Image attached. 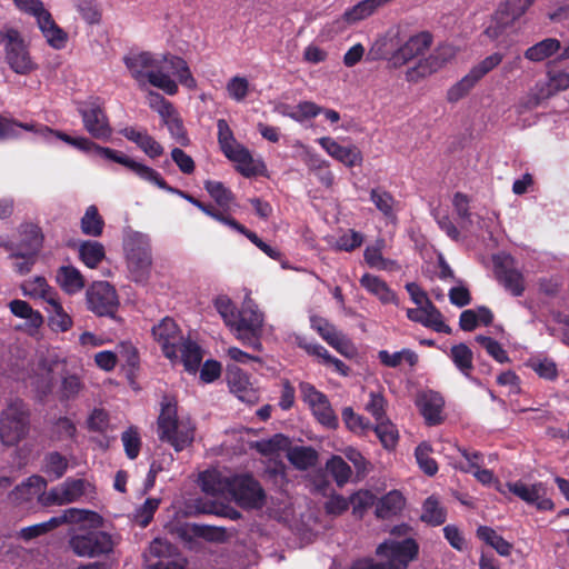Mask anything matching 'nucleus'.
<instances>
[{
  "label": "nucleus",
  "mask_w": 569,
  "mask_h": 569,
  "mask_svg": "<svg viewBox=\"0 0 569 569\" xmlns=\"http://www.w3.org/2000/svg\"><path fill=\"white\" fill-rule=\"evenodd\" d=\"M94 495L96 488L88 479L67 478L46 495H41L39 500L43 506H63L92 499Z\"/></svg>",
  "instance_id": "8"
},
{
  "label": "nucleus",
  "mask_w": 569,
  "mask_h": 569,
  "mask_svg": "<svg viewBox=\"0 0 569 569\" xmlns=\"http://www.w3.org/2000/svg\"><path fill=\"white\" fill-rule=\"evenodd\" d=\"M48 358H40L37 365L38 371L28 376V383L34 389L39 398H43L52 390V366H58V360L48 361Z\"/></svg>",
  "instance_id": "32"
},
{
  "label": "nucleus",
  "mask_w": 569,
  "mask_h": 569,
  "mask_svg": "<svg viewBox=\"0 0 569 569\" xmlns=\"http://www.w3.org/2000/svg\"><path fill=\"white\" fill-rule=\"evenodd\" d=\"M432 43V36L427 31H421L410 36L397 50L389 57L392 67L399 68L423 54Z\"/></svg>",
  "instance_id": "21"
},
{
  "label": "nucleus",
  "mask_w": 569,
  "mask_h": 569,
  "mask_svg": "<svg viewBox=\"0 0 569 569\" xmlns=\"http://www.w3.org/2000/svg\"><path fill=\"white\" fill-rule=\"evenodd\" d=\"M34 18L50 47L58 50L66 47L68 34L54 22L51 13L46 8Z\"/></svg>",
  "instance_id": "28"
},
{
  "label": "nucleus",
  "mask_w": 569,
  "mask_h": 569,
  "mask_svg": "<svg viewBox=\"0 0 569 569\" xmlns=\"http://www.w3.org/2000/svg\"><path fill=\"white\" fill-rule=\"evenodd\" d=\"M79 254L82 262L88 268H97L98 264L104 259V247L98 241H83L79 247Z\"/></svg>",
  "instance_id": "45"
},
{
  "label": "nucleus",
  "mask_w": 569,
  "mask_h": 569,
  "mask_svg": "<svg viewBox=\"0 0 569 569\" xmlns=\"http://www.w3.org/2000/svg\"><path fill=\"white\" fill-rule=\"evenodd\" d=\"M82 522L94 528L102 525V517L96 511L69 508L63 510L59 516L52 517L47 521L22 528L20 530V536L26 540H30L59 527L60 525Z\"/></svg>",
  "instance_id": "9"
},
{
  "label": "nucleus",
  "mask_w": 569,
  "mask_h": 569,
  "mask_svg": "<svg viewBox=\"0 0 569 569\" xmlns=\"http://www.w3.org/2000/svg\"><path fill=\"white\" fill-rule=\"evenodd\" d=\"M201 489L213 498L232 500L246 509L263 506L264 491L250 476L227 477L216 469L206 470L199 476Z\"/></svg>",
  "instance_id": "2"
},
{
  "label": "nucleus",
  "mask_w": 569,
  "mask_h": 569,
  "mask_svg": "<svg viewBox=\"0 0 569 569\" xmlns=\"http://www.w3.org/2000/svg\"><path fill=\"white\" fill-rule=\"evenodd\" d=\"M4 53L6 62L17 74L26 76L38 69V64L32 59L28 44L22 36L9 46Z\"/></svg>",
  "instance_id": "24"
},
{
  "label": "nucleus",
  "mask_w": 569,
  "mask_h": 569,
  "mask_svg": "<svg viewBox=\"0 0 569 569\" xmlns=\"http://www.w3.org/2000/svg\"><path fill=\"white\" fill-rule=\"evenodd\" d=\"M121 442L123 445L126 456L130 460H133L139 456L142 442L140 433L136 427H129L122 432Z\"/></svg>",
  "instance_id": "54"
},
{
  "label": "nucleus",
  "mask_w": 569,
  "mask_h": 569,
  "mask_svg": "<svg viewBox=\"0 0 569 569\" xmlns=\"http://www.w3.org/2000/svg\"><path fill=\"white\" fill-rule=\"evenodd\" d=\"M204 189L221 207H229L233 200L232 192L219 181H206Z\"/></svg>",
  "instance_id": "58"
},
{
  "label": "nucleus",
  "mask_w": 569,
  "mask_h": 569,
  "mask_svg": "<svg viewBox=\"0 0 569 569\" xmlns=\"http://www.w3.org/2000/svg\"><path fill=\"white\" fill-rule=\"evenodd\" d=\"M78 112L82 118L84 129L91 137L100 140H108L111 137L112 129L109 119L98 99L80 102Z\"/></svg>",
  "instance_id": "14"
},
{
  "label": "nucleus",
  "mask_w": 569,
  "mask_h": 569,
  "mask_svg": "<svg viewBox=\"0 0 569 569\" xmlns=\"http://www.w3.org/2000/svg\"><path fill=\"white\" fill-rule=\"evenodd\" d=\"M506 490L507 495L512 493L540 511H549L555 508L553 501L548 497L547 486L542 482L530 485L521 480L507 482Z\"/></svg>",
  "instance_id": "19"
},
{
  "label": "nucleus",
  "mask_w": 569,
  "mask_h": 569,
  "mask_svg": "<svg viewBox=\"0 0 569 569\" xmlns=\"http://www.w3.org/2000/svg\"><path fill=\"white\" fill-rule=\"evenodd\" d=\"M431 447L422 442L416 448V460L420 469L428 476H433L438 471V465L433 458L430 457Z\"/></svg>",
  "instance_id": "55"
},
{
  "label": "nucleus",
  "mask_w": 569,
  "mask_h": 569,
  "mask_svg": "<svg viewBox=\"0 0 569 569\" xmlns=\"http://www.w3.org/2000/svg\"><path fill=\"white\" fill-rule=\"evenodd\" d=\"M194 423L189 415L178 413L177 402L164 397L158 418V436L171 445L176 451L187 448L194 438Z\"/></svg>",
  "instance_id": "3"
},
{
  "label": "nucleus",
  "mask_w": 569,
  "mask_h": 569,
  "mask_svg": "<svg viewBox=\"0 0 569 569\" xmlns=\"http://www.w3.org/2000/svg\"><path fill=\"white\" fill-rule=\"evenodd\" d=\"M138 169H139L138 178H140L141 180H143V181H146L148 183L154 184L158 188H160L162 190H166L167 192L178 194L179 197L186 199L187 201H189L190 203L196 206L198 209H200L202 212H204L206 214L210 216L211 218L220 219V212H218V211L211 209L210 207L203 204L202 202H200L199 200H197L192 196H190V194H188V193H186V192H183V191H181L179 189L170 187L166 182V180L161 177V174L157 170H154L153 168L148 166L147 168H138Z\"/></svg>",
  "instance_id": "26"
},
{
  "label": "nucleus",
  "mask_w": 569,
  "mask_h": 569,
  "mask_svg": "<svg viewBox=\"0 0 569 569\" xmlns=\"http://www.w3.org/2000/svg\"><path fill=\"white\" fill-rule=\"evenodd\" d=\"M72 146L80 150H83V151L93 150L100 157L106 158L111 161H114L119 164H122L123 167L129 169L131 172H133L137 177H138V172H139L138 168H147L148 167L147 164L139 162L120 151L113 150L111 148L100 147L84 137L74 138V140L72 141Z\"/></svg>",
  "instance_id": "23"
},
{
  "label": "nucleus",
  "mask_w": 569,
  "mask_h": 569,
  "mask_svg": "<svg viewBox=\"0 0 569 569\" xmlns=\"http://www.w3.org/2000/svg\"><path fill=\"white\" fill-rule=\"evenodd\" d=\"M21 244L27 248L28 251L38 253L43 243V233L38 224L26 222L19 228Z\"/></svg>",
  "instance_id": "43"
},
{
  "label": "nucleus",
  "mask_w": 569,
  "mask_h": 569,
  "mask_svg": "<svg viewBox=\"0 0 569 569\" xmlns=\"http://www.w3.org/2000/svg\"><path fill=\"white\" fill-rule=\"evenodd\" d=\"M405 506L403 496L392 490L380 498L376 505V515L378 518L387 519L398 515Z\"/></svg>",
  "instance_id": "38"
},
{
  "label": "nucleus",
  "mask_w": 569,
  "mask_h": 569,
  "mask_svg": "<svg viewBox=\"0 0 569 569\" xmlns=\"http://www.w3.org/2000/svg\"><path fill=\"white\" fill-rule=\"evenodd\" d=\"M417 405L428 425H438L442 420L443 398L436 391H423L418 396Z\"/></svg>",
  "instance_id": "31"
},
{
  "label": "nucleus",
  "mask_w": 569,
  "mask_h": 569,
  "mask_svg": "<svg viewBox=\"0 0 569 569\" xmlns=\"http://www.w3.org/2000/svg\"><path fill=\"white\" fill-rule=\"evenodd\" d=\"M418 551V543L411 538L400 541L388 539L377 548V555L381 558V562L363 559L355 562L351 569H406L417 557Z\"/></svg>",
  "instance_id": "4"
},
{
  "label": "nucleus",
  "mask_w": 569,
  "mask_h": 569,
  "mask_svg": "<svg viewBox=\"0 0 569 569\" xmlns=\"http://www.w3.org/2000/svg\"><path fill=\"white\" fill-rule=\"evenodd\" d=\"M46 311L49 313V325L54 331L63 332L71 328L72 320L62 308L59 296L47 303Z\"/></svg>",
  "instance_id": "39"
},
{
  "label": "nucleus",
  "mask_w": 569,
  "mask_h": 569,
  "mask_svg": "<svg viewBox=\"0 0 569 569\" xmlns=\"http://www.w3.org/2000/svg\"><path fill=\"white\" fill-rule=\"evenodd\" d=\"M407 317L438 332L449 331L448 326L442 320V315L432 302L408 309Z\"/></svg>",
  "instance_id": "29"
},
{
  "label": "nucleus",
  "mask_w": 569,
  "mask_h": 569,
  "mask_svg": "<svg viewBox=\"0 0 569 569\" xmlns=\"http://www.w3.org/2000/svg\"><path fill=\"white\" fill-rule=\"evenodd\" d=\"M477 536L487 545L492 547L500 556L507 557L510 555L512 546L498 535L492 528L480 526L477 529Z\"/></svg>",
  "instance_id": "46"
},
{
  "label": "nucleus",
  "mask_w": 569,
  "mask_h": 569,
  "mask_svg": "<svg viewBox=\"0 0 569 569\" xmlns=\"http://www.w3.org/2000/svg\"><path fill=\"white\" fill-rule=\"evenodd\" d=\"M29 431V410L20 399L10 400L0 415V441L11 447L19 443Z\"/></svg>",
  "instance_id": "7"
},
{
  "label": "nucleus",
  "mask_w": 569,
  "mask_h": 569,
  "mask_svg": "<svg viewBox=\"0 0 569 569\" xmlns=\"http://www.w3.org/2000/svg\"><path fill=\"white\" fill-rule=\"evenodd\" d=\"M546 99L547 97L541 96L539 84L537 82L535 87L518 101V103L515 107L516 111L519 114L525 113L531 109L537 108L541 103V101Z\"/></svg>",
  "instance_id": "62"
},
{
  "label": "nucleus",
  "mask_w": 569,
  "mask_h": 569,
  "mask_svg": "<svg viewBox=\"0 0 569 569\" xmlns=\"http://www.w3.org/2000/svg\"><path fill=\"white\" fill-rule=\"evenodd\" d=\"M56 281L68 295H74L84 288V278L73 266H62L58 269Z\"/></svg>",
  "instance_id": "36"
},
{
  "label": "nucleus",
  "mask_w": 569,
  "mask_h": 569,
  "mask_svg": "<svg viewBox=\"0 0 569 569\" xmlns=\"http://www.w3.org/2000/svg\"><path fill=\"white\" fill-rule=\"evenodd\" d=\"M310 323L311 328L315 329L337 352L342 356L349 355L352 349L351 341L341 331L337 330L332 323L319 316H311Z\"/></svg>",
  "instance_id": "25"
},
{
  "label": "nucleus",
  "mask_w": 569,
  "mask_h": 569,
  "mask_svg": "<svg viewBox=\"0 0 569 569\" xmlns=\"http://www.w3.org/2000/svg\"><path fill=\"white\" fill-rule=\"evenodd\" d=\"M342 420L352 432L363 433L371 429L370 423L361 416L356 415L350 407L342 410Z\"/></svg>",
  "instance_id": "60"
},
{
  "label": "nucleus",
  "mask_w": 569,
  "mask_h": 569,
  "mask_svg": "<svg viewBox=\"0 0 569 569\" xmlns=\"http://www.w3.org/2000/svg\"><path fill=\"white\" fill-rule=\"evenodd\" d=\"M532 2L533 0H506L496 12L497 24L488 27L486 34L489 38H498L505 28L525 14Z\"/></svg>",
  "instance_id": "22"
},
{
  "label": "nucleus",
  "mask_w": 569,
  "mask_h": 569,
  "mask_svg": "<svg viewBox=\"0 0 569 569\" xmlns=\"http://www.w3.org/2000/svg\"><path fill=\"white\" fill-rule=\"evenodd\" d=\"M234 326H231V330L236 332L237 337L243 342L257 346V336L259 335L263 316L259 312L257 306L251 301L243 305L240 311H238Z\"/></svg>",
  "instance_id": "18"
},
{
  "label": "nucleus",
  "mask_w": 569,
  "mask_h": 569,
  "mask_svg": "<svg viewBox=\"0 0 569 569\" xmlns=\"http://www.w3.org/2000/svg\"><path fill=\"white\" fill-rule=\"evenodd\" d=\"M465 461L456 466L465 472L472 473L473 477L483 486L493 487L499 493L507 497L506 483H501L489 469L483 468L486 465L485 457L478 452H469L463 449L460 450Z\"/></svg>",
  "instance_id": "20"
},
{
  "label": "nucleus",
  "mask_w": 569,
  "mask_h": 569,
  "mask_svg": "<svg viewBox=\"0 0 569 569\" xmlns=\"http://www.w3.org/2000/svg\"><path fill=\"white\" fill-rule=\"evenodd\" d=\"M421 520L432 526H439L446 521V512L436 498L429 497L425 501Z\"/></svg>",
  "instance_id": "53"
},
{
  "label": "nucleus",
  "mask_w": 569,
  "mask_h": 569,
  "mask_svg": "<svg viewBox=\"0 0 569 569\" xmlns=\"http://www.w3.org/2000/svg\"><path fill=\"white\" fill-rule=\"evenodd\" d=\"M228 97L238 102H243L252 91V86L243 76H233L226 83Z\"/></svg>",
  "instance_id": "47"
},
{
  "label": "nucleus",
  "mask_w": 569,
  "mask_h": 569,
  "mask_svg": "<svg viewBox=\"0 0 569 569\" xmlns=\"http://www.w3.org/2000/svg\"><path fill=\"white\" fill-rule=\"evenodd\" d=\"M385 247V241L379 239L372 246L365 250V260L371 268L386 269L387 262L383 259L381 251Z\"/></svg>",
  "instance_id": "63"
},
{
  "label": "nucleus",
  "mask_w": 569,
  "mask_h": 569,
  "mask_svg": "<svg viewBox=\"0 0 569 569\" xmlns=\"http://www.w3.org/2000/svg\"><path fill=\"white\" fill-rule=\"evenodd\" d=\"M542 97L550 98L559 91L569 89V73L566 71H550L547 80L538 81Z\"/></svg>",
  "instance_id": "41"
},
{
  "label": "nucleus",
  "mask_w": 569,
  "mask_h": 569,
  "mask_svg": "<svg viewBox=\"0 0 569 569\" xmlns=\"http://www.w3.org/2000/svg\"><path fill=\"white\" fill-rule=\"evenodd\" d=\"M88 309L98 316L112 317L118 307L119 299L116 289L107 281H96L86 293Z\"/></svg>",
  "instance_id": "17"
},
{
  "label": "nucleus",
  "mask_w": 569,
  "mask_h": 569,
  "mask_svg": "<svg viewBox=\"0 0 569 569\" xmlns=\"http://www.w3.org/2000/svg\"><path fill=\"white\" fill-rule=\"evenodd\" d=\"M227 380L230 391L243 402H252L254 399V391L249 381L248 376L236 367H229L227 371Z\"/></svg>",
  "instance_id": "33"
},
{
  "label": "nucleus",
  "mask_w": 569,
  "mask_h": 569,
  "mask_svg": "<svg viewBox=\"0 0 569 569\" xmlns=\"http://www.w3.org/2000/svg\"><path fill=\"white\" fill-rule=\"evenodd\" d=\"M160 500L157 498H148L142 506L136 511V520L147 527L153 518L154 511L158 509Z\"/></svg>",
  "instance_id": "64"
},
{
  "label": "nucleus",
  "mask_w": 569,
  "mask_h": 569,
  "mask_svg": "<svg viewBox=\"0 0 569 569\" xmlns=\"http://www.w3.org/2000/svg\"><path fill=\"white\" fill-rule=\"evenodd\" d=\"M318 142L329 156L347 167L360 166L362 163V153L356 146H341L330 137H322Z\"/></svg>",
  "instance_id": "27"
},
{
  "label": "nucleus",
  "mask_w": 569,
  "mask_h": 569,
  "mask_svg": "<svg viewBox=\"0 0 569 569\" xmlns=\"http://www.w3.org/2000/svg\"><path fill=\"white\" fill-rule=\"evenodd\" d=\"M46 487V479L41 476L33 475L20 486H17L12 495L16 500L27 501L32 499L34 496L41 495Z\"/></svg>",
  "instance_id": "42"
},
{
  "label": "nucleus",
  "mask_w": 569,
  "mask_h": 569,
  "mask_svg": "<svg viewBox=\"0 0 569 569\" xmlns=\"http://www.w3.org/2000/svg\"><path fill=\"white\" fill-rule=\"evenodd\" d=\"M299 391L303 402L309 407L319 423L329 429L337 428L338 417L325 393L317 390L315 386L309 382H301L299 385Z\"/></svg>",
  "instance_id": "13"
},
{
  "label": "nucleus",
  "mask_w": 569,
  "mask_h": 569,
  "mask_svg": "<svg viewBox=\"0 0 569 569\" xmlns=\"http://www.w3.org/2000/svg\"><path fill=\"white\" fill-rule=\"evenodd\" d=\"M392 0H362L343 13V20L348 23H357L370 17L378 8Z\"/></svg>",
  "instance_id": "40"
},
{
  "label": "nucleus",
  "mask_w": 569,
  "mask_h": 569,
  "mask_svg": "<svg viewBox=\"0 0 569 569\" xmlns=\"http://www.w3.org/2000/svg\"><path fill=\"white\" fill-rule=\"evenodd\" d=\"M69 536V547L78 557L94 558L107 555L113 550L114 541L111 535L104 531H97L98 527H89L88 523H77Z\"/></svg>",
  "instance_id": "6"
},
{
  "label": "nucleus",
  "mask_w": 569,
  "mask_h": 569,
  "mask_svg": "<svg viewBox=\"0 0 569 569\" xmlns=\"http://www.w3.org/2000/svg\"><path fill=\"white\" fill-rule=\"evenodd\" d=\"M502 53L495 52L475 64L465 77L448 90V100L456 102L468 94L486 74L502 62Z\"/></svg>",
  "instance_id": "12"
},
{
  "label": "nucleus",
  "mask_w": 569,
  "mask_h": 569,
  "mask_svg": "<svg viewBox=\"0 0 569 569\" xmlns=\"http://www.w3.org/2000/svg\"><path fill=\"white\" fill-rule=\"evenodd\" d=\"M322 112V108L311 101H302L300 102L292 112H283V114L290 117L291 119L302 122L306 119H311L317 117Z\"/></svg>",
  "instance_id": "59"
},
{
  "label": "nucleus",
  "mask_w": 569,
  "mask_h": 569,
  "mask_svg": "<svg viewBox=\"0 0 569 569\" xmlns=\"http://www.w3.org/2000/svg\"><path fill=\"white\" fill-rule=\"evenodd\" d=\"M128 269L136 281L146 280L151 268V249L149 240L143 234H136L127 247Z\"/></svg>",
  "instance_id": "15"
},
{
  "label": "nucleus",
  "mask_w": 569,
  "mask_h": 569,
  "mask_svg": "<svg viewBox=\"0 0 569 569\" xmlns=\"http://www.w3.org/2000/svg\"><path fill=\"white\" fill-rule=\"evenodd\" d=\"M103 220L96 206H89L81 219V230L84 234L98 237L103 230Z\"/></svg>",
  "instance_id": "50"
},
{
  "label": "nucleus",
  "mask_w": 569,
  "mask_h": 569,
  "mask_svg": "<svg viewBox=\"0 0 569 569\" xmlns=\"http://www.w3.org/2000/svg\"><path fill=\"white\" fill-rule=\"evenodd\" d=\"M457 53V47L449 43L439 44L428 57L420 59L415 67L407 70L406 79L409 82H418L441 70L456 58Z\"/></svg>",
  "instance_id": "11"
},
{
  "label": "nucleus",
  "mask_w": 569,
  "mask_h": 569,
  "mask_svg": "<svg viewBox=\"0 0 569 569\" xmlns=\"http://www.w3.org/2000/svg\"><path fill=\"white\" fill-rule=\"evenodd\" d=\"M32 131L38 134H51L53 131L46 127H37L34 123H22L0 114V140L16 139L20 136L19 130Z\"/></svg>",
  "instance_id": "34"
},
{
  "label": "nucleus",
  "mask_w": 569,
  "mask_h": 569,
  "mask_svg": "<svg viewBox=\"0 0 569 569\" xmlns=\"http://www.w3.org/2000/svg\"><path fill=\"white\" fill-rule=\"evenodd\" d=\"M68 469V460L57 451L44 456L42 470L53 479L61 478Z\"/></svg>",
  "instance_id": "49"
},
{
  "label": "nucleus",
  "mask_w": 569,
  "mask_h": 569,
  "mask_svg": "<svg viewBox=\"0 0 569 569\" xmlns=\"http://www.w3.org/2000/svg\"><path fill=\"white\" fill-rule=\"evenodd\" d=\"M370 199L375 203L376 208L386 217H393L396 201L389 192L379 188L372 189L370 192Z\"/></svg>",
  "instance_id": "56"
},
{
  "label": "nucleus",
  "mask_w": 569,
  "mask_h": 569,
  "mask_svg": "<svg viewBox=\"0 0 569 569\" xmlns=\"http://www.w3.org/2000/svg\"><path fill=\"white\" fill-rule=\"evenodd\" d=\"M289 461L298 469L305 470L317 461V452L308 447H295L288 451Z\"/></svg>",
  "instance_id": "51"
},
{
  "label": "nucleus",
  "mask_w": 569,
  "mask_h": 569,
  "mask_svg": "<svg viewBox=\"0 0 569 569\" xmlns=\"http://www.w3.org/2000/svg\"><path fill=\"white\" fill-rule=\"evenodd\" d=\"M123 63L140 88L150 84L174 96L178 82L191 90L197 87L186 60L172 53L131 51L123 57Z\"/></svg>",
  "instance_id": "1"
},
{
  "label": "nucleus",
  "mask_w": 569,
  "mask_h": 569,
  "mask_svg": "<svg viewBox=\"0 0 569 569\" xmlns=\"http://www.w3.org/2000/svg\"><path fill=\"white\" fill-rule=\"evenodd\" d=\"M371 429L375 431L385 448L391 449L396 446L398 431L388 419L383 418L376 421L375 427H371Z\"/></svg>",
  "instance_id": "52"
},
{
  "label": "nucleus",
  "mask_w": 569,
  "mask_h": 569,
  "mask_svg": "<svg viewBox=\"0 0 569 569\" xmlns=\"http://www.w3.org/2000/svg\"><path fill=\"white\" fill-rule=\"evenodd\" d=\"M360 284L371 295L376 296L381 302H396V296L388 284L379 277L365 273L360 279Z\"/></svg>",
  "instance_id": "37"
},
{
  "label": "nucleus",
  "mask_w": 569,
  "mask_h": 569,
  "mask_svg": "<svg viewBox=\"0 0 569 569\" xmlns=\"http://www.w3.org/2000/svg\"><path fill=\"white\" fill-rule=\"evenodd\" d=\"M493 266L496 278L503 289L513 297H521L526 291V281L515 259L500 253L493 257Z\"/></svg>",
  "instance_id": "16"
},
{
  "label": "nucleus",
  "mask_w": 569,
  "mask_h": 569,
  "mask_svg": "<svg viewBox=\"0 0 569 569\" xmlns=\"http://www.w3.org/2000/svg\"><path fill=\"white\" fill-rule=\"evenodd\" d=\"M327 471L335 479L338 487H343L349 482L352 470L349 465L340 457L332 456L326 463Z\"/></svg>",
  "instance_id": "48"
},
{
  "label": "nucleus",
  "mask_w": 569,
  "mask_h": 569,
  "mask_svg": "<svg viewBox=\"0 0 569 569\" xmlns=\"http://www.w3.org/2000/svg\"><path fill=\"white\" fill-rule=\"evenodd\" d=\"M152 336L164 356H201L206 352L197 340L184 337L177 322L169 317L153 326Z\"/></svg>",
  "instance_id": "5"
},
{
  "label": "nucleus",
  "mask_w": 569,
  "mask_h": 569,
  "mask_svg": "<svg viewBox=\"0 0 569 569\" xmlns=\"http://www.w3.org/2000/svg\"><path fill=\"white\" fill-rule=\"evenodd\" d=\"M214 307L228 327L234 326L238 311L227 296H219L214 300Z\"/></svg>",
  "instance_id": "61"
},
{
  "label": "nucleus",
  "mask_w": 569,
  "mask_h": 569,
  "mask_svg": "<svg viewBox=\"0 0 569 569\" xmlns=\"http://www.w3.org/2000/svg\"><path fill=\"white\" fill-rule=\"evenodd\" d=\"M527 366L545 379L552 380L558 373L557 366L551 358H529Z\"/></svg>",
  "instance_id": "57"
},
{
  "label": "nucleus",
  "mask_w": 569,
  "mask_h": 569,
  "mask_svg": "<svg viewBox=\"0 0 569 569\" xmlns=\"http://www.w3.org/2000/svg\"><path fill=\"white\" fill-rule=\"evenodd\" d=\"M20 289L24 296L33 299H41L46 303L59 296L58 292L47 282L46 278L40 276L24 280L20 286Z\"/></svg>",
  "instance_id": "35"
},
{
  "label": "nucleus",
  "mask_w": 569,
  "mask_h": 569,
  "mask_svg": "<svg viewBox=\"0 0 569 569\" xmlns=\"http://www.w3.org/2000/svg\"><path fill=\"white\" fill-rule=\"evenodd\" d=\"M120 133L129 141L136 143L151 159H156L164 152L163 147L146 129L126 127L120 130Z\"/></svg>",
  "instance_id": "30"
},
{
  "label": "nucleus",
  "mask_w": 569,
  "mask_h": 569,
  "mask_svg": "<svg viewBox=\"0 0 569 569\" xmlns=\"http://www.w3.org/2000/svg\"><path fill=\"white\" fill-rule=\"evenodd\" d=\"M218 142L223 154L237 163V170L244 177H251L258 173V166L252 159L249 150L237 142L233 133L224 119H219Z\"/></svg>",
  "instance_id": "10"
},
{
  "label": "nucleus",
  "mask_w": 569,
  "mask_h": 569,
  "mask_svg": "<svg viewBox=\"0 0 569 569\" xmlns=\"http://www.w3.org/2000/svg\"><path fill=\"white\" fill-rule=\"evenodd\" d=\"M561 48L560 41L553 38L545 39L525 51V58L539 62L556 53Z\"/></svg>",
  "instance_id": "44"
}]
</instances>
